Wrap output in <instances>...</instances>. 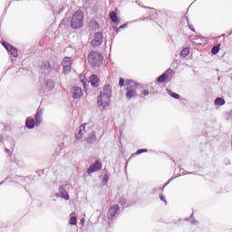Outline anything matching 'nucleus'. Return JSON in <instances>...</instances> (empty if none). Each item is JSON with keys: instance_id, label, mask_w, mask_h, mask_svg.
I'll list each match as a JSON object with an SVG mask.
<instances>
[{"instance_id": "obj_1", "label": "nucleus", "mask_w": 232, "mask_h": 232, "mask_svg": "<svg viewBox=\"0 0 232 232\" xmlns=\"http://www.w3.org/2000/svg\"><path fill=\"white\" fill-rule=\"evenodd\" d=\"M84 24V13L82 11L78 10L76 11L72 17L71 20V27L73 30H77L78 28H82Z\"/></svg>"}, {"instance_id": "obj_2", "label": "nucleus", "mask_w": 232, "mask_h": 232, "mask_svg": "<svg viewBox=\"0 0 232 232\" xmlns=\"http://www.w3.org/2000/svg\"><path fill=\"white\" fill-rule=\"evenodd\" d=\"M125 82L127 86V92H126L127 99L130 100V99H133V97H137V93L139 90H140V87H139V84H137V82L131 80H127Z\"/></svg>"}, {"instance_id": "obj_3", "label": "nucleus", "mask_w": 232, "mask_h": 232, "mask_svg": "<svg viewBox=\"0 0 232 232\" xmlns=\"http://www.w3.org/2000/svg\"><path fill=\"white\" fill-rule=\"evenodd\" d=\"M41 122H43V114L41 113L40 111H38L35 114L34 120L32 117H28L26 119L25 126L29 130H34V128H35V126H39V124H41Z\"/></svg>"}, {"instance_id": "obj_4", "label": "nucleus", "mask_w": 232, "mask_h": 232, "mask_svg": "<svg viewBox=\"0 0 232 232\" xmlns=\"http://www.w3.org/2000/svg\"><path fill=\"white\" fill-rule=\"evenodd\" d=\"M88 61L93 68L101 66V63H102V55L95 51H92L88 56Z\"/></svg>"}, {"instance_id": "obj_5", "label": "nucleus", "mask_w": 232, "mask_h": 232, "mask_svg": "<svg viewBox=\"0 0 232 232\" xmlns=\"http://www.w3.org/2000/svg\"><path fill=\"white\" fill-rule=\"evenodd\" d=\"M101 169H102V162H101L100 160H96L87 169V173L88 175H91V173H95V171H101Z\"/></svg>"}, {"instance_id": "obj_6", "label": "nucleus", "mask_w": 232, "mask_h": 232, "mask_svg": "<svg viewBox=\"0 0 232 232\" xmlns=\"http://www.w3.org/2000/svg\"><path fill=\"white\" fill-rule=\"evenodd\" d=\"M98 106H101L102 108H108V106H110V98L100 94V97L98 98Z\"/></svg>"}, {"instance_id": "obj_7", "label": "nucleus", "mask_w": 232, "mask_h": 232, "mask_svg": "<svg viewBox=\"0 0 232 232\" xmlns=\"http://www.w3.org/2000/svg\"><path fill=\"white\" fill-rule=\"evenodd\" d=\"M92 46H101L102 44V34L98 32L91 42Z\"/></svg>"}, {"instance_id": "obj_8", "label": "nucleus", "mask_w": 232, "mask_h": 232, "mask_svg": "<svg viewBox=\"0 0 232 232\" xmlns=\"http://www.w3.org/2000/svg\"><path fill=\"white\" fill-rule=\"evenodd\" d=\"M62 66L63 68L64 73H66V72H70V70H72V58L64 57L62 63Z\"/></svg>"}, {"instance_id": "obj_9", "label": "nucleus", "mask_w": 232, "mask_h": 232, "mask_svg": "<svg viewBox=\"0 0 232 232\" xmlns=\"http://www.w3.org/2000/svg\"><path fill=\"white\" fill-rule=\"evenodd\" d=\"M73 99H81L82 97V89L79 86L72 87V90Z\"/></svg>"}, {"instance_id": "obj_10", "label": "nucleus", "mask_w": 232, "mask_h": 232, "mask_svg": "<svg viewBox=\"0 0 232 232\" xmlns=\"http://www.w3.org/2000/svg\"><path fill=\"white\" fill-rule=\"evenodd\" d=\"M111 93H113V92L111 91V85L106 84L104 85L103 90L102 92H101L100 95H103L111 99Z\"/></svg>"}, {"instance_id": "obj_11", "label": "nucleus", "mask_w": 232, "mask_h": 232, "mask_svg": "<svg viewBox=\"0 0 232 232\" xmlns=\"http://www.w3.org/2000/svg\"><path fill=\"white\" fill-rule=\"evenodd\" d=\"M120 207L119 205H112L109 210H108V218H113L117 215V212L119 211Z\"/></svg>"}, {"instance_id": "obj_12", "label": "nucleus", "mask_w": 232, "mask_h": 232, "mask_svg": "<svg viewBox=\"0 0 232 232\" xmlns=\"http://www.w3.org/2000/svg\"><path fill=\"white\" fill-rule=\"evenodd\" d=\"M90 82H91L92 86H94L95 88H97L101 84V80L99 79V77L96 74H92L90 77Z\"/></svg>"}, {"instance_id": "obj_13", "label": "nucleus", "mask_w": 232, "mask_h": 232, "mask_svg": "<svg viewBox=\"0 0 232 232\" xmlns=\"http://www.w3.org/2000/svg\"><path fill=\"white\" fill-rule=\"evenodd\" d=\"M85 131H86V124H82L80 126L78 133H76L75 135V139H77V140H79L80 139H82V135H84Z\"/></svg>"}, {"instance_id": "obj_14", "label": "nucleus", "mask_w": 232, "mask_h": 232, "mask_svg": "<svg viewBox=\"0 0 232 232\" xmlns=\"http://www.w3.org/2000/svg\"><path fill=\"white\" fill-rule=\"evenodd\" d=\"M158 82H166L168 81V71H166L163 74L158 77Z\"/></svg>"}, {"instance_id": "obj_15", "label": "nucleus", "mask_w": 232, "mask_h": 232, "mask_svg": "<svg viewBox=\"0 0 232 232\" xmlns=\"http://www.w3.org/2000/svg\"><path fill=\"white\" fill-rule=\"evenodd\" d=\"M110 19L112 21V23H119V19L117 18V14L115 12H111L109 14Z\"/></svg>"}, {"instance_id": "obj_16", "label": "nucleus", "mask_w": 232, "mask_h": 232, "mask_svg": "<svg viewBox=\"0 0 232 232\" xmlns=\"http://www.w3.org/2000/svg\"><path fill=\"white\" fill-rule=\"evenodd\" d=\"M226 104V100L222 98H217L215 100V105L216 106H224Z\"/></svg>"}, {"instance_id": "obj_17", "label": "nucleus", "mask_w": 232, "mask_h": 232, "mask_svg": "<svg viewBox=\"0 0 232 232\" xmlns=\"http://www.w3.org/2000/svg\"><path fill=\"white\" fill-rule=\"evenodd\" d=\"M167 93H169V95H170V97H172L173 99H180V95H179L176 92H173L171 90L167 89Z\"/></svg>"}, {"instance_id": "obj_18", "label": "nucleus", "mask_w": 232, "mask_h": 232, "mask_svg": "<svg viewBox=\"0 0 232 232\" xmlns=\"http://www.w3.org/2000/svg\"><path fill=\"white\" fill-rule=\"evenodd\" d=\"M13 57H18L19 56V52L17 51L16 48L14 47V45L11 47V50H9Z\"/></svg>"}, {"instance_id": "obj_19", "label": "nucleus", "mask_w": 232, "mask_h": 232, "mask_svg": "<svg viewBox=\"0 0 232 232\" xmlns=\"http://www.w3.org/2000/svg\"><path fill=\"white\" fill-rule=\"evenodd\" d=\"M180 55L182 57H188V55H189V48H183L182 51L180 52Z\"/></svg>"}, {"instance_id": "obj_20", "label": "nucleus", "mask_w": 232, "mask_h": 232, "mask_svg": "<svg viewBox=\"0 0 232 232\" xmlns=\"http://www.w3.org/2000/svg\"><path fill=\"white\" fill-rule=\"evenodd\" d=\"M218 52H220V44L214 46L211 50V53H213V55H217Z\"/></svg>"}, {"instance_id": "obj_21", "label": "nucleus", "mask_w": 232, "mask_h": 232, "mask_svg": "<svg viewBox=\"0 0 232 232\" xmlns=\"http://www.w3.org/2000/svg\"><path fill=\"white\" fill-rule=\"evenodd\" d=\"M69 224L71 226H77V218L71 217L70 219H69Z\"/></svg>"}, {"instance_id": "obj_22", "label": "nucleus", "mask_w": 232, "mask_h": 232, "mask_svg": "<svg viewBox=\"0 0 232 232\" xmlns=\"http://www.w3.org/2000/svg\"><path fill=\"white\" fill-rule=\"evenodd\" d=\"M2 44L5 48V50H7L8 52H10L11 48L14 46L6 42H3Z\"/></svg>"}, {"instance_id": "obj_23", "label": "nucleus", "mask_w": 232, "mask_h": 232, "mask_svg": "<svg viewBox=\"0 0 232 232\" xmlns=\"http://www.w3.org/2000/svg\"><path fill=\"white\" fill-rule=\"evenodd\" d=\"M140 153H148L147 149H140L136 151L135 155H140Z\"/></svg>"}, {"instance_id": "obj_24", "label": "nucleus", "mask_w": 232, "mask_h": 232, "mask_svg": "<svg viewBox=\"0 0 232 232\" xmlns=\"http://www.w3.org/2000/svg\"><path fill=\"white\" fill-rule=\"evenodd\" d=\"M62 198H64V200H70V195L68 193L62 194Z\"/></svg>"}, {"instance_id": "obj_25", "label": "nucleus", "mask_w": 232, "mask_h": 232, "mask_svg": "<svg viewBox=\"0 0 232 232\" xmlns=\"http://www.w3.org/2000/svg\"><path fill=\"white\" fill-rule=\"evenodd\" d=\"M126 26H128V24H124L121 26H120L119 28L116 29L117 34H119V32H121V30H122V28H126Z\"/></svg>"}, {"instance_id": "obj_26", "label": "nucleus", "mask_w": 232, "mask_h": 232, "mask_svg": "<svg viewBox=\"0 0 232 232\" xmlns=\"http://www.w3.org/2000/svg\"><path fill=\"white\" fill-rule=\"evenodd\" d=\"M126 82V81H124L123 78H120V82H119V86L121 88H122V86H124V83Z\"/></svg>"}, {"instance_id": "obj_27", "label": "nucleus", "mask_w": 232, "mask_h": 232, "mask_svg": "<svg viewBox=\"0 0 232 232\" xmlns=\"http://www.w3.org/2000/svg\"><path fill=\"white\" fill-rule=\"evenodd\" d=\"M160 200H162V202H164V204H165V206H166V204H168V202L166 201V198L164 197V195H160Z\"/></svg>"}, {"instance_id": "obj_28", "label": "nucleus", "mask_w": 232, "mask_h": 232, "mask_svg": "<svg viewBox=\"0 0 232 232\" xmlns=\"http://www.w3.org/2000/svg\"><path fill=\"white\" fill-rule=\"evenodd\" d=\"M141 93H142V95H144V97H146V95H150V91H148V90H143V91L141 92Z\"/></svg>"}, {"instance_id": "obj_29", "label": "nucleus", "mask_w": 232, "mask_h": 232, "mask_svg": "<svg viewBox=\"0 0 232 232\" xmlns=\"http://www.w3.org/2000/svg\"><path fill=\"white\" fill-rule=\"evenodd\" d=\"M188 28H190L192 32H195V27H193V25H188Z\"/></svg>"}, {"instance_id": "obj_30", "label": "nucleus", "mask_w": 232, "mask_h": 232, "mask_svg": "<svg viewBox=\"0 0 232 232\" xmlns=\"http://www.w3.org/2000/svg\"><path fill=\"white\" fill-rule=\"evenodd\" d=\"M195 39H197V36H190L191 41H195Z\"/></svg>"}, {"instance_id": "obj_31", "label": "nucleus", "mask_w": 232, "mask_h": 232, "mask_svg": "<svg viewBox=\"0 0 232 232\" xmlns=\"http://www.w3.org/2000/svg\"><path fill=\"white\" fill-rule=\"evenodd\" d=\"M82 84H83V88H86V82H84L83 81H82Z\"/></svg>"}, {"instance_id": "obj_32", "label": "nucleus", "mask_w": 232, "mask_h": 232, "mask_svg": "<svg viewBox=\"0 0 232 232\" xmlns=\"http://www.w3.org/2000/svg\"><path fill=\"white\" fill-rule=\"evenodd\" d=\"M92 24H95L96 26H99V24H97V22H92Z\"/></svg>"}]
</instances>
